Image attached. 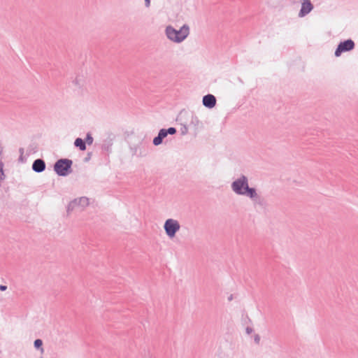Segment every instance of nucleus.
Segmentation results:
<instances>
[{"label":"nucleus","instance_id":"nucleus-1","mask_svg":"<svg viewBox=\"0 0 358 358\" xmlns=\"http://www.w3.org/2000/svg\"><path fill=\"white\" fill-rule=\"evenodd\" d=\"M189 34V28L187 25H183L179 30H177L171 26H168L166 29V34L169 40L174 43H180L183 41Z\"/></svg>","mask_w":358,"mask_h":358},{"label":"nucleus","instance_id":"nucleus-2","mask_svg":"<svg viewBox=\"0 0 358 358\" xmlns=\"http://www.w3.org/2000/svg\"><path fill=\"white\" fill-rule=\"evenodd\" d=\"M232 188L236 193L239 194H247L251 198L256 196L255 189L248 187V180L245 176L234 181L232 184Z\"/></svg>","mask_w":358,"mask_h":358},{"label":"nucleus","instance_id":"nucleus-3","mask_svg":"<svg viewBox=\"0 0 358 358\" xmlns=\"http://www.w3.org/2000/svg\"><path fill=\"white\" fill-rule=\"evenodd\" d=\"M180 228L179 222L173 219H168L164 223V229L169 238H173Z\"/></svg>","mask_w":358,"mask_h":358},{"label":"nucleus","instance_id":"nucleus-4","mask_svg":"<svg viewBox=\"0 0 358 358\" xmlns=\"http://www.w3.org/2000/svg\"><path fill=\"white\" fill-rule=\"evenodd\" d=\"M72 164V162L69 159H59L55 164V171L59 176H66L69 173Z\"/></svg>","mask_w":358,"mask_h":358},{"label":"nucleus","instance_id":"nucleus-5","mask_svg":"<svg viewBox=\"0 0 358 358\" xmlns=\"http://www.w3.org/2000/svg\"><path fill=\"white\" fill-rule=\"evenodd\" d=\"M355 47V43L352 40L348 39L343 42H341L338 45L335 52V55L339 57L343 52L350 51Z\"/></svg>","mask_w":358,"mask_h":358},{"label":"nucleus","instance_id":"nucleus-6","mask_svg":"<svg viewBox=\"0 0 358 358\" xmlns=\"http://www.w3.org/2000/svg\"><path fill=\"white\" fill-rule=\"evenodd\" d=\"M313 9V6L310 0H303L301 8L299 13V16L303 17L308 14Z\"/></svg>","mask_w":358,"mask_h":358},{"label":"nucleus","instance_id":"nucleus-7","mask_svg":"<svg viewBox=\"0 0 358 358\" xmlns=\"http://www.w3.org/2000/svg\"><path fill=\"white\" fill-rule=\"evenodd\" d=\"M203 104L209 108H213L216 104V99L212 94H208L203 98Z\"/></svg>","mask_w":358,"mask_h":358},{"label":"nucleus","instance_id":"nucleus-8","mask_svg":"<svg viewBox=\"0 0 358 358\" xmlns=\"http://www.w3.org/2000/svg\"><path fill=\"white\" fill-rule=\"evenodd\" d=\"M45 164L42 159H36L34 162L32 169L36 172H42L45 170Z\"/></svg>","mask_w":358,"mask_h":358},{"label":"nucleus","instance_id":"nucleus-9","mask_svg":"<svg viewBox=\"0 0 358 358\" xmlns=\"http://www.w3.org/2000/svg\"><path fill=\"white\" fill-rule=\"evenodd\" d=\"M74 144L76 147L79 148L80 150L82 151H84L86 150L85 142L80 138H78L76 139Z\"/></svg>","mask_w":358,"mask_h":358},{"label":"nucleus","instance_id":"nucleus-10","mask_svg":"<svg viewBox=\"0 0 358 358\" xmlns=\"http://www.w3.org/2000/svg\"><path fill=\"white\" fill-rule=\"evenodd\" d=\"M162 138H161V136H157V137H155L153 140V143L155 145H159V144L162 143Z\"/></svg>","mask_w":358,"mask_h":358},{"label":"nucleus","instance_id":"nucleus-11","mask_svg":"<svg viewBox=\"0 0 358 358\" xmlns=\"http://www.w3.org/2000/svg\"><path fill=\"white\" fill-rule=\"evenodd\" d=\"M167 131L166 129H161L159 132V134L158 136H161V138L163 139L164 138H165L166 136H167Z\"/></svg>","mask_w":358,"mask_h":358},{"label":"nucleus","instance_id":"nucleus-12","mask_svg":"<svg viewBox=\"0 0 358 358\" xmlns=\"http://www.w3.org/2000/svg\"><path fill=\"white\" fill-rule=\"evenodd\" d=\"M43 345V342L41 339H36L35 341H34V346L36 348H39L42 346Z\"/></svg>","mask_w":358,"mask_h":358},{"label":"nucleus","instance_id":"nucleus-13","mask_svg":"<svg viewBox=\"0 0 358 358\" xmlns=\"http://www.w3.org/2000/svg\"><path fill=\"white\" fill-rule=\"evenodd\" d=\"M166 131H167V134H174L176 132V129L173 127H170L168 129V130H166Z\"/></svg>","mask_w":358,"mask_h":358},{"label":"nucleus","instance_id":"nucleus-14","mask_svg":"<svg viewBox=\"0 0 358 358\" xmlns=\"http://www.w3.org/2000/svg\"><path fill=\"white\" fill-rule=\"evenodd\" d=\"M92 141H93V138L92 137L90 136V135H87V138H86V142L88 143V144H92Z\"/></svg>","mask_w":358,"mask_h":358},{"label":"nucleus","instance_id":"nucleus-15","mask_svg":"<svg viewBox=\"0 0 358 358\" xmlns=\"http://www.w3.org/2000/svg\"><path fill=\"white\" fill-rule=\"evenodd\" d=\"M80 203H82L83 204H87L88 203V199L87 198H81L79 200Z\"/></svg>","mask_w":358,"mask_h":358},{"label":"nucleus","instance_id":"nucleus-16","mask_svg":"<svg viewBox=\"0 0 358 358\" xmlns=\"http://www.w3.org/2000/svg\"><path fill=\"white\" fill-rule=\"evenodd\" d=\"M3 168H2V166L0 165V180H3Z\"/></svg>","mask_w":358,"mask_h":358},{"label":"nucleus","instance_id":"nucleus-17","mask_svg":"<svg viewBox=\"0 0 358 358\" xmlns=\"http://www.w3.org/2000/svg\"><path fill=\"white\" fill-rule=\"evenodd\" d=\"M7 287L6 285H0V290L5 291L6 290Z\"/></svg>","mask_w":358,"mask_h":358},{"label":"nucleus","instance_id":"nucleus-18","mask_svg":"<svg viewBox=\"0 0 358 358\" xmlns=\"http://www.w3.org/2000/svg\"><path fill=\"white\" fill-rule=\"evenodd\" d=\"M145 1L146 6H149L150 3V0H145Z\"/></svg>","mask_w":358,"mask_h":358}]
</instances>
